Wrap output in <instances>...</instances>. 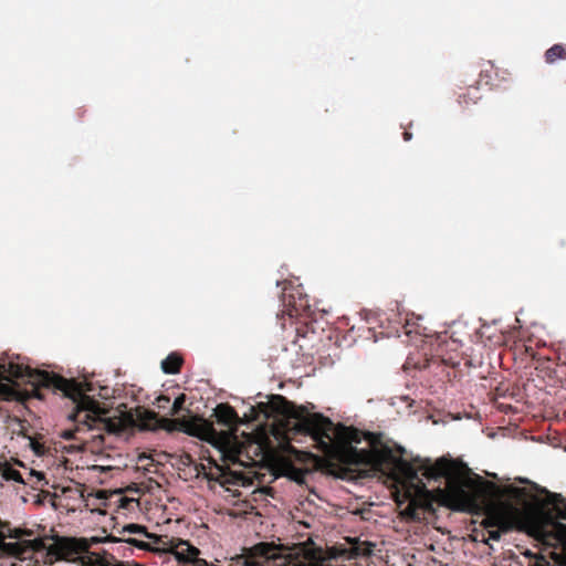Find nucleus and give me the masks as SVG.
<instances>
[{"label": "nucleus", "mask_w": 566, "mask_h": 566, "mask_svg": "<svg viewBox=\"0 0 566 566\" xmlns=\"http://www.w3.org/2000/svg\"><path fill=\"white\" fill-rule=\"evenodd\" d=\"M402 137H403V140L409 142L412 138V134L409 132H403Z\"/></svg>", "instance_id": "obj_22"}, {"label": "nucleus", "mask_w": 566, "mask_h": 566, "mask_svg": "<svg viewBox=\"0 0 566 566\" xmlns=\"http://www.w3.org/2000/svg\"><path fill=\"white\" fill-rule=\"evenodd\" d=\"M30 441H31V448L35 454H38V455L44 454L45 447L42 443L38 442V440H35V439H30Z\"/></svg>", "instance_id": "obj_19"}, {"label": "nucleus", "mask_w": 566, "mask_h": 566, "mask_svg": "<svg viewBox=\"0 0 566 566\" xmlns=\"http://www.w3.org/2000/svg\"><path fill=\"white\" fill-rule=\"evenodd\" d=\"M128 538H139V539L147 541L146 537H142L140 535H133V536H129Z\"/></svg>", "instance_id": "obj_26"}, {"label": "nucleus", "mask_w": 566, "mask_h": 566, "mask_svg": "<svg viewBox=\"0 0 566 566\" xmlns=\"http://www.w3.org/2000/svg\"><path fill=\"white\" fill-rule=\"evenodd\" d=\"M214 416L219 424L235 429L239 423V416L233 407L228 403H220L214 409Z\"/></svg>", "instance_id": "obj_7"}, {"label": "nucleus", "mask_w": 566, "mask_h": 566, "mask_svg": "<svg viewBox=\"0 0 566 566\" xmlns=\"http://www.w3.org/2000/svg\"><path fill=\"white\" fill-rule=\"evenodd\" d=\"M482 99L479 86H469L465 92L459 94L458 103L462 109H469L472 105L478 104Z\"/></svg>", "instance_id": "obj_8"}, {"label": "nucleus", "mask_w": 566, "mask_h": 566, "mask_svg": "<svg viewBox=\"0 0 566 566\" xmlns=\"http://www.w3.org/2000/svg\"><path fill=\"white\" fill-rule=\"evenodd\" d=\"M63 437H64L65 439H73V438H74V433H73L72 431H65V432L63 433Z\"/></svg>", "instance_id": "obj_25"}, {"label": "nucleus", "mask_w": 566, "mask_h": 566, "mask_svg": "<svg viewBox=\"0 0 566 566\" xmlns=\"http://www.w3.org/2000/svg\"><path fill=\"white\" fill-rule=\"evenodd\" d=\"M369 449H358L350 446L345 454L348 464L364 475L381 473L395 481L413 483L421 481L419 474L427 480H446L444 488H438L440 502L460 512L478 513L485 511L486 517L482 525L489 531L490 538L499 541L502 532L513 528L527 531L537 537H554L566 541V499L559 493H547L545 501L534 507H520L513 501L521 502L526 496L525 489L506 485L499 486L494 482L473 473L467 464L439 458L403 459L405 449L401 446H390L384 441L382 434L368 432L366 437Z\"/></svg>", "instance_id": "obj_1"}, {"label": "nucleus", "mask_w": 566, "mask_h": 566, "mask_svg": "<svg viewBox=\"0 0 566 566\" xmlns=\"http://www.w3.org/2000/svg\"><path fill=\"white\" fill-rule=\"evenodd\" d=\"M156 401H157L158 408H165L166 405L169 403L170 399H169V397L161 395L156 399Z\"/></svg>", "instance_id": "obj_20"}, {"label": "nucleus", "mask_w": 566, "mask_h": 566, "mask_svg": "<svg viewBox=\"0 0 566 566\" xmlns=\"http://www.w3.org/2000/svg\"><path fill=\"white\" fill-rule=\"evenodd\" d=\"M268 417L276 416L284 418L289 423L295 420L292 430L295 433L307 434L318 444V449L326 451L329 449L336 434V428L333 421L322 413H308L303 406H296L283 396H273L269 403H260Z\"/></svg>", "instance_id": "obj_4"}, {"label": "nucleus", "mask_w": 566, "mask_h": 566, "mask_svg": "<svg viewBox=\"0 0 566 566\" xmlns=\"http://www.w3.org/2000/svg\"><path fill=\"white\" fill-rule=\"evenodd\" d=\"M418 507L416 506V504L413 502H410L406 507L405 510L402 511V515L406 517V518H409V520H412V521H416L418 520Z\"/></svg>", "instance_id": "obj_17"}, {"label": "nucleus", "mask_w": 566, "mask_h": 566, "mask_svg": "<svg viewBox=\"0 0 566 566\" xmlns=\"http://www.w3.org/2000/svg\"><path fill=\"white\" fill-rule=\"evenodd\" d=\"M455 346H457V344L454 340L446 342L444 344L439 345V348L437 352H438V355L441 357V360L443 364L452 366V367H455L460 364V357L458 354L449 355V356H446L443 354L444 348H447V349L451 348L452 350H454L453 347H455Z\"/></svg>", "instance_id": "obj_10"}, {"label": "nucleus", "mask_w": 566, "mask_h": 566, "mask_svg": "<svg viewBox=\"0 0 566 566\" xmlns=\"http://www.w3.org/2000/svg\"><path fill=\"white\" fill-rule=\"evenodd\" d=\"M281 301L284 307L283 313L290 317L302 316L310 308L306 296H303L301 291L292 285L284 286Z\"/></svg>", "instance_id": "obj_6"}, {"label": "nucleus", "mask_w": 566, "mask_h": 566, "mask_svg": "<svg viewBox=\"0 0 566 566\" xmlns=\"http://www.w3.org/2000/svg\"><path fill=\"white\" fill-rule=\"evenodd\" d=\"M159 429H164L168 432L181 431L189 436H196L203 438L205 436H216L217 431L212 423L207 422L200 417L193 416L190 418H176L170 419L163 417L160 420Z\"/></svg>", "instance_id": "obj_5"}, {"label": "nucleus", "mask_w": 566, "mask_h": 566, "mask_svg": "<svg viewBox=\"0 0 566 566\" xmlns=\"http://www.w3.org/2000/svg\"><path fill=\"white\" fill-rule=\"evenodd\" d=\"M96 496H97V499H101L104 501L107 500V495H106L105 491H99Z\"/></svg>", "instance_id": "obj_24"}, {"label": "nucleus", "mask_w": 566, "mask_h": 566, "mask_svg": "<svg viewBox=\"0 0 566 566\" xmlns=\"http://www.w3.org/2000/svg\"><path fill=\"white\" fill-rule=\"evenodd\" d=\"M30 475L35 476L38 479V481L44 479V474L42 472H38V471H33V470L30 472Z\"/></svg>", "instance_id": "obj_21"}, {"label": "nucleus", "mask_w": 566, "mask_h": 566, "mask_svg": "<svg viewBox=\"0 0 566 566\" xmlns=\"http://www.w3.org/2000/svg\"><path fill=\"white\" fill-rule=\"evenodd\" d=\"M531 357L533 360H536V361H541L542 359H544L542 356H539L538 354H536L534 352L531 354Z\"/></svg>", "instance_id": "obj_23"}, {"label": "nucleus", "mask_w": 566, "mask_h": 566, "mask_svg": "<svg viewBox=\"0 0 566 566\" xmlns=\"http://www.w3.org/2000/svg\"><path fill=\"white\" fill-rule=\"evenodd\" d=\"M490 69L482 70L480 73V82H484L486 85L496 86L492 73H495L494 65L489 63Z\"/></svg>", "instance_id": "obj_15"}, {"label": "nucleus", "mask_w": 566, "mask_h": 566, "mask_svg": "<svg viewBox=\"0 0 566 566\" xmlns=\"http://www.w3.org/2000/svg\"><path fill=\"white\" fill-rule=\"evenodd\" d=\"M0 474L6 481L25 483L21 473L8 462H0Z\"/></svg>", "instance_id": "obj_11"}, {"label": "nucleus", "mask_w": 566, "mask_h": 566, "mask_svg": "<svg viewBox=\"0 0 566 566\" xmlns=\"http://www.w3.org/2000/svg\"><path fill=\"white\" fill-rule=\"evenodd\" d=\"M33 535L32 530L12 527L10 522L0 517V566H23L25 560L38 555L45 564L60 559L81 564L80 557L87 555L92 545L102 542L97 536L85 538Z\"/></svg>", "instance_id": "obj_3"}, {"label": "nucleus", "mask_w": 566, "mask_h": 566, "mask_svg": "<svg viewBox=\"0 0 566 566\" xmlns=\"http://www.w3.org/2000/svg\"><path fill=\"white\" fill-rule=\"evenodd\" d=\"M182 364V357L176 353H171L161 361V369L165 374H178Z\"/></svg>", "instance_id": "obj_9"}, {"label": "nucleus", "mask_w": 566, "mask_h": 566, "mask_svg": "<svg viewBox=\"0 0 566 566\" xmlns=\"http://www.w3.org/2000/svg\"><path fill=\"white\" fill-rule=\"evenodd\" d=\"M545 62L555 63L557 60H566V46L563 44H554L545 52Z\"/></svg>", "instance_id": "obj_12"}, {"label": "nucleus", "mask_w": 566, "mask_h": 566, "mask_svg": "<svg viewBox=\"0 0 566 566\" xmlns=\"http://www.w3.org/2000/svg\"><path fill=\"white\" fill-rule=\"evenodd\" d=\"M187 397L185 394H180L174 401L172 407L170 409V416H177L185 409V402Z\"/></svg>", "instance_id": "obj_16"}, {"label": "nucleus", "mask_w": 566, "mask_h": 566, "mask_svg": "<svg viewBox=\"0 0 566 566\" xmlns=\"http://www.w3.org/2000/svg\"><path fill=\"white\" fill-rule=\"evenodd\" d=\"M9 373L14 378L27 377L35 387L51 389L54 394L73 401L74 409L69 419L76 424L75 431L98 430L107 433H120L128 427L137 426L139 430H158L161 418L157 412L144 407H137L135 413H122L107 417V411L99 402L86 395L92 391V385L86 381L67 379L56 373L32 369L22 365L9 364Z\"/></svg>", "instance_id": "obj_2"}, {"label": "nucleus", "mask_w": 566, "mask_h": 566, "mask_svg": "<svg viewBox=\"0 0 566 566\" xmlns=\"http://www.w3.org/2000/svg\"><path fill=\"white\" fill-rule=\"evenodd\" d=\"M340 429L346 432V436L344 438L347 440V442H356V443L360 442L358 432L356 430L348 429L345 427H342Z\"/></svg>", "instance_id": "obj_18"}, {"label": "nucleus", "mask_w": 566, "mask_h": 566, "mask_svg": "<svg viewBox=\"0 0 566 566\" xmlns=\"http://www.w3.org/2000/svg\"><path fill=\"white\" fill-rule=\"evenodd\" d=\"M24 566H31V563L29 562V563H27Z\"/></svg>", "instance_id": "obj_27"}, {"label": "nucleus", "mask_w": 566, "mask_h": 566, "mask_svg": "<svg viewBox=\"0 0 566 566\" xmlns=\"http://www.w3.org/2000/svg\"><path fill=\"white\" fill-rule=\"evenodd\" d=\"M118 534H129V535H140L142 537H150V533L146 530L145 526L139 524H127L122 530L118 531Z\"/></svg>", "instance_id": "obj_14"}, {"label": "nucleus", "mask_w": 566, "mask_h": 566, "mask_svg": "<svg viewBox=\"0 0 566 566\" xmlns=\"http://www.w3.org/2000/svg\"><path fill=\"white\" fill-rule=\"evenodd\" d=\"M216 472H209L206 474L208 480L210 481H217L221 485L231 483V479L229 474L226 472V469L222 465H219L218 463L213 462Z\"/></svg>", "instance_id": "obj_13"}]
</instances>
